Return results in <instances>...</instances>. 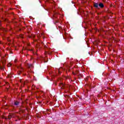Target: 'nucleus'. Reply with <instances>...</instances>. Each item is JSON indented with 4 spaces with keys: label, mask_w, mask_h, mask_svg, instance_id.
<instances>
[{
    "label": "nucleus",
    "mask_w": 124,
    "mask_h": 124,
    "mask_svg": "<svg viewBox=\"0 0 124 124\" xmlns=\"http://www.w3.org/2000/svg\"><path fill=\"white\" fill-rule=\"evenodd\" d=\"M2 63L3 64V66H1L0 63V69L3 70V69H4V65L5 64V60H3V61H2Z\"/></svg>",
    "instance_id": "obj_1"
},
{
    "label": "nucleus",
    "mask_w": 124,
    "mask_h": 124,
    "mask_svg": "<svg viewBox=\"0 0 124 124\" xmlns=\"http://www.w3.org/2000/svg\"><path fill=\"white\" fill-rule=\"evenodd\" d=\"M93 7H94L95 8H97V9H98L99 8H98V6H99V4L98 3H96L95 2H93Z\"/></svg>",
    "instance_id": "obj_2"
},
{
    "label": "nucleus",
    "mask_w": 124,
    "mask_h": 124,
    "mask_svg": "<svg viewBox=\"0 0 124 124\" xmlns=\"http://www.w3.org/2000/svg\"><path fill=\"white\" fill-rule=\"evenodd\" d=\"M59 87H61V89H64L65 88V85L63 83H61L59 85Z\"/></svg>",
    "instance_id": "obj_3"
},
{
    "label": "nucleus",
    "mask_w": 124,
    "mask_h": 124,
    "mask_svg": "<svg viewBox=\"0 0 124 124\" xmlns=\"http://www.w3.org/2000/svg\"><path fill=\"white\" fill-rule=\"evenodd\" d=\"M25 29L27 30L28 32H30L31 31V26H27Z\"/></svg>",
    "instance_id": "obj_4"
},
{
    "label": "nucleus",
    "mask_w": 124,
    "mask_h": 124,
    "mask_svg": "<svg viewBox=\"0 0 124 124\" xmlns=\"http://www.w3.org/2000/svg\"><path fill=\"white\" fill-rule=\"evenodd\" d=\"M99 6L100 7V8H103V7H104V5L103 4V3L100 2L99 3Z\"/></svg>",
    "instance_id": "obj_5"
},
{
    "label": "nucleus",
    "mask_w": 124,
    "mask_h": 124,
    "mask_svg": "<svg viewBox=\"0 0 124 124\" xmlns=\"http://www.w3.org/2000/svg\"><path fill=\"white\" fill-rule=\"evenodd\" d=\"M73 75H77V76H79V71H76V73L73 72Z\"/></svg>",
    "instance_id": "obj_6"
},
{
    "label": "nucleus",
    "mask_w": 124,
    "mask_h": 124,
    "mask_svg": "<svg viewBox=\"0 0 124 124\" xmlns=\"http://www.w3.org/2000/svg\"><path fill=\"white\" fill-rule=\"evenodd\" d=\"M27 66L29 68H33V65L31 64H28Z\"/></svg>",
    "instance_id": "obj_7"
},
{
    "label": "nucleus",
    "mask_w": 124,
    "mask_h": 124,
    "mask_svg": "<svg viewBox=\"0 0 124 124\" xmlns=\"http://www.w3.org/2000/svg\"><path fill=\"white\" fill-rule=\"evenodd\" d=\"M20 83H21L22 87H24V86H25V84H26V82L22 80H20Z\"/></svg>",
    "instance_id": "obj_8"
},
{
    "label": "nucleus",
    "mask_w": 124,
    "mask_h": 124,
    "mask_svg": "<svg viewBox=\"0 0 124 124\" xmlns=\"http://www.w3.org/2000/svg\"><path fill=\"white\" fill-rule=\"evenodd\" d=\"M19 104H20V102L17 101H15V105H16V106H18Z\"/></svg>",
    "instance_id": "obj_9"
},
{
    "label": "nucleus",
    "mask_w": 124,
    "mask_h": 124,
    "mask_svg": "<svg viewBox=\"0 0 124 124\" xmlns=\"http://www.w3.org/2000/svg\"><path fill=\"white\" fill-rule=\"evenodd\" d=\"M22 72H24V69L22 67H21L20 71L18 72V74H20V73H22Z\"/></svg>",
    "instance_id": "obj_10"
},
{
    "label": "nucleus",
    "mask_w": 124,
    "mask_h": 124,
    "mask_svg": "<svg viewBox=\"0 0 124 124\" xmlns=\"http://www.w3.org/2000/svg\"><path fill=\"white\" fill-rule=\"evenodd\" d=\"M42 93V92H38V91H37V93H36V97H37V95H38V94H40V93Z\"/></svg>",
    "instance_id": "obj_11"
},
{
    "label": "nucleus",
    "mask_w": 124,
    "mask_h": 124,
    "mask_svg": "<svg viewBox=\"0 0 124 124\" xmlns=\"http://www.w3.org/2000/svg\"><path fill=\"white\" fill-rule=\"evenodd\" d=\"M31 89H32V90H35V85L33 84L32 85Z\"/></svg>",
    "instance_id": "obj_12"
},
{
    "label": "nucleus",
    "mask_w": 124,
    "mask_h": 124,
    "mask_svg": "<svg viewBox=\"0 0 124 124\" xmlns=\"http://www.w3.org/2000/svg\"><path fill=\"white\" fill-rule=\"evenodd\" d=\"M47 53H48V54L49 55H51V54H52V52H50V51H48V52H45V55H46V54H47Z\"/></svg>",
    "instance_id": "obj_13"
},
{
    "label": "nucleus",
    "mask_w": 124,
    "mask_h": 124,
    "mask_svg": "<svg viewBox=\"0 0 124 124\" xmlns=\"http://www.w3.org/2000/svg\"><path fill=\"white\" fill-rule=\"evenodd\" d=\"M12 118V115H9L8 116V119L9 120H10Z\"/></svg>",
    "instance_id": "obj_14"
},
{
    "label": "nucleus",
    "mask_w": 124,
    "mask_h": 124,
    "mask_svg": "<svg viewBox=\"0 0 124 124\" xmlns=\"http://www.w3.org/2000/svg\"><path fill=\"white\" fill-rule=\"evenodd\" d=\"M11 65H12L11 63H9V64H8L7 66L8 67H9L11 66Z\"/></svg>",
    "instance_id": "obj_15"
},
{
    "label": "nucleus",
    "mask_w": 124,
    "mask_h": 124,
    "mask_svg": "<svg viewBox=\"0 0 124 124\" xmlns=\"http://www.w3.org/2000/svg\"><path fill=\"white\" fill-rule=\"evenodd\" d=\"M7 77L8 78H11V75H8Z\"/></svg>",
    "instance_id": "obj_16"
},
{
    "label": "nucleus",
    "mask_w": 124,
    "mask_h": 124,
    "mask_svg": "<svg viewBox=\"0 0 124 124\" xmlns=\"http://www.w3.org/2000/svg\"><path fill=\"white\" fill-rule=\"evenodd\" d=\"M29 51H31V52H33V49H29Z\"/></svg>",
    "instance_id": "obj_17"
},
{
    "label": "nucleus",
    "mask_w": 124,
    "mask_h": 124,
    "mask_svg": "<svg viewBox=\"0 0 124 124\" xmlns=\"http://www.w3.org/2000/svg\"><path fill=\"white\" fill-rule=\"evenodd\" d=\"M79 76H80V77H82L83 76V75L82 74H79Z\"/></svg>",
    "instance_id": "obj_18"
},
{
    "label": "nucleus",
    "mask_w": 124,
    "mask_h": 124,
    "mask_svg": "<svg viewBox=\"0 0 124 124\" xmlns=\"http://www.w3.org/2000/svg\"><path fill=\"white\" fill-rule=\"evenodd\" d=\"M41 36H42V35H43V34H41Z\"/></svg>",
    "instance_id": "obj_19"
},
{
    "label": "nucleus",
    "mask_w": 124,
    "mask_h": 124,
    "mask_svg": "<svg viewBox=\"0 0 124 124\" xmlns=\"http://www.w3.org/2000/svg\"><path fill=\"white\" fill-rule=\"evenodd\" d=\"M45 48H47V46H45Z\"/></svg>",
    "instance_id": "obj_20"
},
{
    "label": "nucleus",
    "mask_w": 124,
    "mask_h": 124,
    "mask_svg": "<svg viewBox=\"0 0 124 124\" xmlns=\"http://www.w3.org/2000/svg\"><path fill=\"white\" fill-rule=\"evenodd\" d=\"M6 84H7V85H8L9 83H7Z\"/></svg>",
    "instance_id": "obj_21"
},
{
    "label": "nucleus",
    "mask_w": 124,
    "mask_h": 124,
    "mask_svg": "<svg viewBox=\"0 0 124 124\" xmlns=\"http://www.w3.org/2000/svg\"><path fill=\"white\" fill-rule=\"evenodd\" d=\"M19 31H21V29H19Z\"/></svg>",
    "instance_id": "obj_22"
},
{
    "label": "nucleus",
    "mask_w": 124,
    "mask_h": 124,
    "mask_svg": "<svg viewBox=\"0 0 124 124\" xmlns=\"http://www.w3.org/2000/svg\"><path fill=\"white\" fill-rule=\"evenodd\" d=\"M33 37H34V36H33Z\"/></svg>",
    "instance_id": "obj_23"
}]
</instances>
